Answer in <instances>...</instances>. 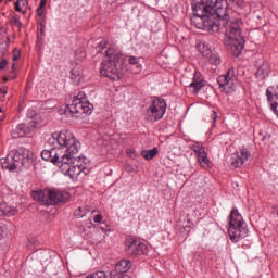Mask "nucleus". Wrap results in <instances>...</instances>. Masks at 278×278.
Segmentation results:
<instances>
[{"instance_id":"obj_1","label":"nucleus","mask_w":278,"mask_h":278,"mask_svg":"<svg viewBox=\"0 0 278 278\" xmlns=\"http://www.w3.org/2000/svg\"><path fill=\"white\" fill-rule=\"evenodd\" d=\"M50 140H53V142L56 141L60 147H65L66 153H63L60 148H52L48 162H52V164L59 166L63 175H68L71 179L79 177L86 170L84 160L80 156H76L79 153V141L70 131L54 132Z\"/></svg>"},{"instance_id":"obj_2","label":"nucleus","mask_w":278,"mask_h":278,"mask_svg":"<svg viewBox=\"0 0 278 278\" xmlns=\"http://www.w3.org/2000/svg\"><path fill=\"white\" fill-rule=\"evenodd\" d=\"M191 25H194L197 29H203V31H219V34H224V45L229 47L230 53L235 58L242 55V51L244 50L242 21L232 20L226 22L223 20L219 24H216L208 15L193 14Z\"/></svg>"},{"instance_id":"obj_3","label":"nucleus","mask_w":278,"mask_h":278,"mask_svg":"<svg viewBox=\"0 0 278 278\" xmlns=\"http://www.w3.org/2000/svg\"><path fill=\"white\" fill-rule=\"evenodd\" d=\"M2 168L16 170V168H29L34 164V152L27 148L11 151L7 157L0 160Z\"/></svg>"},{"instance_id":"obj_4","label":"nucleus","mask_w":278,"mask_h":278,"mask_svg":"<svg viewBox=\"0 0 278 278\" xmlns=\"http://www.w3.org/2000/svg\"><path fill=\"white\" fill-rule=\"evenodd\" d=\"M121 58L123 55L114 49H108L105 51L100 74L102 77H108L111 81H118L123 77V70L121 68Z\"/></svg>"},{"instance_id":"obj_5","label":"nucleus","mask_w":278,"mask_h":278,"mask_svg":"<svg viewBox=\"0 0 278 278\" xmlns=\"http://www.w3.org/2000/svg\"><path fill=\"white\" fill-rule=\"evenodd\" d=\"M33 199L42 205H58V203H66L71 199V194L56 189H46L33 191Z\"/></svg>"},{"instance_id":"obj_6","label":"nucleus","mask_w":278,"mask_h":278,"mask_svg":"<svg viewBox=\"0 0 278 278\" xmlns=\"http://www.w3.org/2000/svg\"><path fill=\"white\" fill-rule=\"evenodd\" d=\"M64 113L72 118H81V115L78 114H92V105L81 101V98H76L66 105Z\"/></svg>"},{"instance_id":"obj_7","label":"nucleus","mask_w":278,"mask_h":278,"mask_svg":"<svg viewBox=\"0 0 278 278\" xmlns=\"http://www.w3.org/2000/svg\"><path fill=\"white\" fill-rule=\"evenodd\" d=\"M165 114H166V101L162 98H155L152 101V105H150L147 111V121H150V123L162 121Z\"/></svg>"},{"instance_id":"obj_8","label":"nucleus","mask_w":278,"mask_h":278,"mask_svg":"<svg viewBox=\"0 0 278 278\" xmlns=\"http://www.w3.org/2000/svg\"><path fill=\"white\" fill-rule=\"evenodd\" d=\"M197 49L203 55V58H206V60L214 64V66H219V64L223 62L218 53L212 51V48H210L208 45L203 42L198 43Z\"/></svg>"},{"instance_id":"obj_9","label":"nucleus","mask_w":278,"mask_h":278,"mask_svg":"<svg viewBox=\"0 0 278 278\" xmlns=\"http://www.w3.org/2000/svg\"><path fill=\"white\" fill-rule=\"evenodd\" d=\"M233 68H229L225 75L217 77L219 88H223L226 92H233L236 90V84L233 83Z\"/></svg>"},{"instance_id":"obj_10","label":"nucleus","mask_w":278,"mask_h":278,"mask_svg":"<svg viewBox=\"0 0 278 278\" xmlns=\"http://www.w3.org/2000/svg\"><path fill=\"white\" fill-rule=\"evenodd\" d=\"M251 160V152L247 148L240 149L230 160V168H242Z\"/></svg>"},{"instance_id":"obj_11","label":"nucleus","mask_w":278,"mask_h":278,"mask_svg":"<svg viewBox=\"0 0 278 278\" xmlns=\"http://www.w3.org/2000/svg\"><path fill=\"white\" fill-rule=\"evenodd\" d=\"M147 244L138 241V240H131L128 241L126 244V251L128 255H131L132 257H138V255H144L148 251Z\"/></svg>"},{"instance_id":"obj_12","label":"nucleus","mask_w":278,"mask_h":278,"mask_svg":"<svg viewBox=\"0 0 278 278\" xmlns=\"http://www.w3.org/2000/svg\"><path fill=\"white\" fill-rule=\"evenodd\" d=\"M36 130V122L28 124H20L15 129L12 130L11 136L13 139L25 138V136Z\"/></svg>"},{"instance_id":"obj_13","label":"nucleus","mask_w":278,"mask_h":278,"mask_svg":"<svg viewBox=\"0 0 278 278\" xmlns=\"http://www.w3.org/2000/svg\"><path fill=\"white\" fill-rule=\"evenodd\" d=\"M228 235L232 242H240V240L247 238L249 229H247V226H229Z\"/></svg>"},{"instance_id":"obj_14","label":"nucleus","mask_w":278,"mask_h":278,"mask_svg":"<svg viewBox=\"0 0 278 278\" xmlns=\"http://www.w3.org/2000/svg\"><path fill=\"white\" fill-rule=\"evenodd\" d=\"M227 2H223V0H220L217 5L214 7V12L216 14V16L219 18V21L215 22L216 24H220V21H225L226 23H231V21H242V20H238V18H230L227 20L228 16V11H227Z\"/></svg>"},{"instance_id":"obj_15","label":"nucleus","mask_w":278,"mask_h":278,"mask_svg":"<svg viewBox=\"0 0 278 278\" xmlns=\"http://www.w3.org/2000/svg\"><path fill=\"white\" fill-rule=\"evenodd\" d=\"M193 14L207 16V14H212L211 11L207 10V7L203 0H195L192 4Z\"/></svg>"},{"instance_id":"obj_16","label":"nucleus","mask_w":278,"mask_h":278,"mask_svg":"<svg viewBox=\"0 0 278 278\" xmlns=\"http://www.w3.org/2000/svg\"><path fill=\"white\" fill-rule=\"evenodd\" d=\"M244 226L242 215L238 213V208H233L229 216V227Z\"/></svg>"},{"instance_id":"obj_17","label":"nucleus","mask_w":278,"mask_h":278,"mask_svg":"<svg viewBox=\"0 0 278 278\" xmlns=\"http://www.w3.org/2000/svg\"><path fill=\"white\" fill-rule=\"evenodd\" d=\"M129 71L135 75H138L142 71V64H140V59L134 55L128 56Z\"/></svg>"},{"instance_id":"obj_18","label":"nucleus","mask_w":278,"mask_h":278,"mask_svg":"<svg viewBox=\"0 0 278 278\" xmlns=\"http://www.w3.org/2000/svg\"><path fill=\"white\" fill-rule=\"evenodd\" d=\"M131 269V261L129 260H122L115 265V271L119 275L124 273H128Z\"/></svg>"},{"instance_id":"obj_19","label":"nucleus","mask_w":278,"mask_h":278,"mask_svg":"<svg viewBox=\"0 0 278 278\" xmlns=\"http://www.w3.org/2000/svg\"><path fill=\"white\" fill-rule=\"evenodd\" d=\"M203 86H205L203 84V79L201 78V73L195 72L194 76H193V80L190 84V88H193L194 92H199V90H201V88H203Z\"/></svg>"},{"instance_id":"obj_20","label":"nucleus","mask_w":278,"mask_h":278,"mask_svg":"<svg viewBox=\"0 0 278 278\" xmlns=\"http://www.w3.org/2000/svg\"><path fill=\"white\" fill-rule=\"evenodd\" d=\"M28 5H29V0H16V2L14 3L15 12H20L25 16L27 14Z\"/></svg>"},{"instance_id":"obj_21","label":"nucleus","mask_w":278,"mask_h":278,"mask_svg":"<svg viewBox=\"0 0 278 278\" xmlns=\"http://www.w3.org/2000/svg\"><path fill=\"white\" fill-rule=\"evenodd\" d=\"M200 166H202V168H210V159L207 157V152L202 151L199 154L195 155Z\"/></svg>"},{"instance_id":"obj_22","label":"nucleus","mask_w":278,"mask_h":278,"mask_svg":"<svg viewBox=\"0 0 278 278\" xmlns=\"http://www.w3.org/2000/svg\"><path fill=\"white\" fill-rule=\"evenodd\" d=\"M268 73H270V66L267 63H264L257 68L256 77H258V79H266Z\"/></svg>"},{"instance_id":"obj_23","label":"nucleus","mask_w":278,"mask_h":278,"mask_svg":"<svg viewBox=\"0 0 278 278\" xmlns=\"http://www.w3.org/2000/svg\"><path fill=\"white\" fill-rule=\"evenodd\" d=\"M142 157H144V160H153L155 157V155H157V148H153L150 150H143L141 152Z\"/></svg>"},{"instance_id":"obj_24","label":"nucleus","mask_w":278,"mask_h":278,"mask_svg":"<svg viewBox=\"0 0 278 278\" xmlns=\"http://www.w3.org/2000/svg\"><path fill=\"white\" fill-rule=\"evenodd\" d=\"M86 212H90V207L86 206L85 208H81V206H79L78 208H76V211L74 212V216L76 218H84V216H86Z\"/></svg>"},{"instance_id":"obj_25","label":"nucleus","mask_w":278,"mask_h":278,"mask_svg":"<svg viewBox=\"0 0 278 278\" xmlns=\"http://www.w3.org/2000/svg\"><path fill=\"white\" fill-rule=\"evenodd\" d=\"M191 149H192V151H194L195 155H199L200 153L205 151V147H203V143H201V142H194L191 146Z\"/></svg>"},{"instance_id":"obj_26","label":"nucleus","mask_w":278,"mask_h":278,"mask_svg":"<svg viewBox=\"0 0 278 278\" xmlns=\"http://www.w3.org/2000/svg\"><path fill=\"white\" fill-rule=\"evenodd\" d=\"M202 1L204 2V4L206 5L210 12H212L214 8L217 7L218 3L220 2L219 0H202Z\"/></svg>"},{"instance_id":"obj_27","label":"nucleus","mask_w":278,"mask_h":278,"mask_svg":"<svg viewBox=\"0 0 278 278\" xmlns=\"http://www.w3.org/2000/svg\"><path fill=\"white\" fill-rule=\"evenodd\" d=\"M3 212L5 216H15V214H18V208L12 207V206H5L3 208Z\"/></svg>"},{"instance_id":"obj_28","label":"nucleus","mask_w":278,"mask_h":278,"mask_svg":"<svg viewBox=\"0 0 278 278\" xmlns=\"http://www.w3.org/2000/svg\"><path fill=\"white\" fill-rule=\"evenodd\" d=\"M228 5H233L235 8H242L244 5V0H226Z\"/></svg>"},{"instance_id":"obj_29","label":"nucleus","mask_w":278,"mask_h":278,"mask_svg":"<svg viewBox=\"0 0 278 278\" xmlns=\"http://www.w3.org/2000/svg\"><path fill=\"white\" fill-rule=\"evenodd\" d=\"M75 56H76V60H77L78 62H81V60H86V51H84V50H77V51L75 52Z\"/></svg>"},{"instance_id":"obj_30","label":"nucleus","mask_w":278,"mask_h":278,"mask_svg":"<svg viewBox=\"0 0 278 278\" xmlns=\"http://www.w3.org/2000/svg\"><path fill=\"white\" fill-rule=\"evenodd\" d=\"M87 278H108V276L105 275V271H96Z\"/></svg>"},{"instance_id":"obj_31","label":"nucleus","mask_w":278,"mask_h":278,"mask_svg":"<svg viewBox=\"0 0 278 278\" xmlns=\"http://www.w3.org/2000/svg\"><path fill=\"white\" fill-rule=\"evenodd\" d=\"M41 157L42 160H45L46 162H49V160H51V150H43L41 152Z\"/></svg>"},{"instance_id":"obj_32","label":"nucleus","mask_w":278,"mask_h":278,"mask_svg":"<svg viewBox=\"0 0 278 278\" xmlns=\"http://www.w3.org/2000/svg\"><path fill=\"white\" fill-rule=\"evenodd\" d=\"M11 25H13V27H17V29L21 30L23 24L21 23V20H18V17H13L11 21Z\"/></svg>"},{"instance_id":"obj_33","label":"nucleus","mask_w":278,"mask_h":278,"mask_svg":"<svg viewBox=\"0 0 278 278\" xmlns=\"http://www.w3.org/2000/svg\"><path fill=\"white\" fill-rule=\"evenodd\" d=\"M7 49H8V45L0 43V58H3V55H5Z\"/></svg>"},{"instance_id":"obj_34","label":"nucleus","mask_w":278,"mask_h":278,"mask_svg":"<svg viewBox=\"0 0 278 278\" xmlns=\"http://www.w3.org/2000/svg\"><path fill=\"white\" fill-rule=\"evenodd\" d=\"M18 58H21V50L14 49L13 50V58H12L13 62H16V60H18Z\"/></svg>"},{"instance_id":"obj_35","label":"nucleus","mask_w":278,"mask_h":278,"mask_svg":"<svg viewBox=\"0 0 278 278\" xmlns=\"http://www.w3.org/2000/svg\"><path fill=\"white\" fill-rule=\"evenodd\" d=\"M80 73L77 71V68H73L71 71V79H77L79 77Z\"/></svg>"},{"instance_id":"obj_36","label":"nucleus","mask_w":278,"mask_h":278,"mask_svg":"<svg viewBox=\"0 0 278 278\" xmlns=\"http://www.w3.org/2000/svg\"><path fill=\"white\" fill-rule=\"evenodd\" d=\"M5 66H8V60L3 59L0 61V71H4Z\"/></svg>"},{"instance_id":"obj_37","label":"nucleus","mask_w":278,"mask_h":278,"mask_svg":"<svg viewBox=\"0 0 278 278\" xmlns=\"http://www.w3.org/2000/svg\"><path fill=\"white\" fill-rule=\"evenodd\" d=\"M108 47V41L103 40L98 45V49H101V51H103V49H105Z\"/></svg>"},{"instance_id":"obj_38","label":"nucleus","mask_w":278,"mask_h":278,"mask_svg":"<svg viewBox=\"0 0 278 278\" xmlns=\"http://www.w3.org/2000/svg\"><path fill=\"white\" fill-rule=\"evenodd\" d=\"M94 223H101L103 220V215L98 214L93 217Z\"/></svg>"},{"instance_id":"obj_39","label":"nucleus","mask_w":278,"mask_h":278,"mask_svg":"<svg viewBox=\"0 0 278 278\" xmlns=\"http://www.w3.org/2000/svg\"><path fill=\"white\" fill-rule=\"evenodd\" d=\"M211 118H212L213 123H216V118H218V113H216V111H212Z\"/></svg>"},{"instance_id":"obj_40","label":"nucleus","mask_w":278,"mask_h":278,"mask_svg":"<svg viewBox=\"0 0 278 278\" xmlns=\"http://www.w3.org/2000/svg\"><path fill=\"white\" fill-rule=\"evenodd\" d=\"M266 96H267L268 101H273V91H270V89L266 90Z\"/></svg>"},{"instance_id":"obj_41","label":"nucleus","mask_w":278,"mask_h":278,"mask_svg":"<svg viewBox=\"0 0 278 278\" xmlns=\"http://www.w3.org/2000/svg\"><path fill=\"white\" fill-rule=\"evenodd\" d=\"M42 13H43L42 7H39L38 10H37L38 16H42Z\"/></svg>"},{"instance_id":"obj_42","label":"nucleus","mask_w":278,"mask_h":278,"mask_svg":"<svg viewBox=\"0 0 278 278\" xmlns=\"http://www.w3.org/2000/svg\"><path fill=\"white\" fill-rule=\"evenodd\" d=\"M47 5V0H41L39 8H45Z\"/></svg>"},{"instance_id":"obj_43","label":"nucleus","mask_w":278,"mask_h":278,"mask_svg":"<svg viewBox=\"0 0 278 278\" xmlns=\"http://www.w3.org/2000/svg\"><path fill=\"white\" fill-rule=\"evenodd\" d=\"M14 71H16V63H13L11 66V72L14 73Z\"/></svg>"},{"instance_id":"obj_44","label":"nucleus","mask_w":278,"mask_h":278,"mask_svg":"<svg viewBox=\"0 0 278 278\" xmlns=\"http://www.w3.org/2000/svg\"><path fill=\"white\" fill-rule=\"evenodd\" d=\"M1 94L5 96L8 94V90H0Z\"/></svg>"},{"instance_id":"obj_45","label":"nucleus","mask_w":278,"mask_h":278,"mask_svg":"<svg viewBox=\"0 0 278 278\" xmlns=\"http://www.w3.org/2000/svg\"><path fill=\"white\" fill-rule=\"evenodd\" d=\"M1 236H3V229H1V227H0V238H1Z\"/></svg>"},{"instance_id":"obj_46","label":"nucleus","mask_w":278,"mask_h":278,"mask_svg":"<svg viewBox=\"0 0 278 278\" xmlns=\"http://www.w3.org/2000/svg\"><path fill=\"white\" fill-rule=\"evenodd\" d=\"M7 41L10 42V37H7Z\"/></svg>"},{"instance_id":"obj_47","label":"nucleus","mask_w":278,"mask_h":278,"mask_svg":"<svg viewBox=\"0 0 278 278\" xmlns=\"http://www.w3.org/2000/svg\"><path fill=\"white\" fill-rule=\"evenodd\" d=\"M1 112H3V110L0 108V114H1Z\"/></svg>"},{"instance_id":"obj_48","label":"nucleus","mask_w":278,"mask_h":278,"mask_svg":"<svg viewBox=\"0 0 278 278\" xmlns=\"http://www.w3.org/2000/svg\"><path fill=\"white\" fill-rule=\"evenodd\" d=\"M4 81H8V78H4Z\"/></svg>"},{"instance_id":"obj_49","label":"nucleus","mask_w":278,"mask_h":278,"mask_svg":"<svg viewBox=\"0 0 278 278\" xmlns=\"http://www.w3.org/2000/svg\"><path fill=\"white\" fill-rule=\"evenodd\" d=\"M2 0H0V3H1Z\"/></svg>"},{"instance_id":"obj_50","label":"nucleus","mask_w":278,"mask_h":278,"mask_svg":"<svg viewBox=\"0 0 278 278\" xmlns=\"http://www.w3.org/2000/svg\"><path fill=\"white\" fill-rule=\"evenodd\" d=\"M9 1H12V0H9Z\"/></svg>"}]
</instances>
